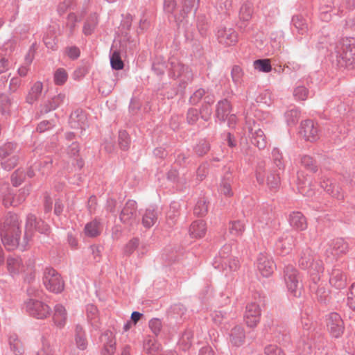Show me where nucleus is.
I'll return each instance as SVG.
<instances>
[{"label":"nucleus","mask_w":355,"mask_h":355,"mask_svg":"<svg viewBox=\"0 0 355 355\" xmlns=\"http://www.w3.org/2000/svg\"><path fill=\"white\" fill-rule=\"evenodd\" d=\"M21 236L19 216L8 212L1 228V237L3 244L8 250H12L19 245Z\"/></svg>","instance_id":"obj_1"},{"label":"nucleus","mask_w":355,"mask_h":355,"mask_svg":"<svg viewBox=\"0 0 355 355\" xmlns=\"http://www.w3.org/2000/svg\"><path fill=\"white\" fill-rule=\"evenodd\" d=\"M298 266L303 270H308L313 282L310 288L315 289L320 274L324 271L322 261L316 257L311 248L306 247L299 254Z\"/></svg>","instance_id":"obj_2"},{"label":"nucleus","mask_w":355,"mask_h":355,"mask_svg":"<svg viewBox=\"0 0 355 355\" xmlns=\"http://www.w3.org/2000/svg\"><path fill=\"white\" fill-rule=\"evenodd\" d=\"M338 64L348 67L355 60V38H342L336 47Z\"/></svg>","instance_id":"obj_3"},{"label":"nucleus","mask_w":355,"mask_h":355,"mask_svg":"<svg viewBox=\"0 0 355 355\" xmlns=\"http://www.w3.org/2000/svg\"><path fill=\"white\" fill-rule=\"evenodd\" d=\"M167 70L169 78L173 79L182 78L181 85L184 87L193 79V75L189 66L184 64L175 57H171L167 63Z\"/></svg>","instance_id":"obj_4"},{"label":"nucleus","mask_w":355,"mask_h":355,"mask_svg":"<svg viewBox=\"0 0 355 355\" xmlns=\"http://www.w3.org/2000/svg\"><path fill=\"white\" fill-rule=\"evenodd\" d=\"M19 146L17 143L8 141L0 146L1 166L3 169L10 171L19 163Z\"/></svg>","instance_id":"obj_5"},{"label":"nucleus","mask_w":355,"mask_h":355,"mask_svg":"<svg viewBox=\"0 0 355 355\" xmlns=\"http://www.w3.org/2000/svg\"><path fill=\"white\" fill-rule=\"evenodd\" d=\"M42 282L45 288L51 293L58 294L64 291V282L60 274L52 267L44 269Z\"/></svg>","instance_id":"obj_6"},{"label":"nucleus","mask_w":355,"mask_h":355,"mask_svg":"<svg viewBox=\"0 0 355 355\" xmlns=\"http://www.w3.org/2000/svg\"><path fill=\"white\" fill-rule=\"evenodd\" d=\"M284 282L288 291L294 297H300L303 286L298 270L292 265L285 266L284 270Z\"/></svg>","instance_id":"obj_7"},{"label":"nucleus","mask_w":355,"mask_h":355,"mask_svg":"<svg viewBox=\"0 0 355 355\" xmlns=\"http://www.w3.org/2000/svg\"><path fill=\"white\" fill-rule=\"evenodd\" d=\"M355 7V0H332L331 5H322L320 6V17L322 20L328 21L330 19L329 12L334 14L342 12L344 8L352 9Z\"/></svg>","instance_id":"obj_8"},{"label":"nucleus","mask_w":355,"mask_h":355,"mask_svg":"<svg viewBox=\"0 0 355 355\" xmlns=\"http://www.w3.org/2000/svg\"><path fill=\"white\" fill-rule=\"evenodd\" d=\"M26 312L37 319H45L50 315L51 309L46 303L35 300L28 299L24 302Z\"/></svg>","instance_id":"obj_9"},{"label":"nucleus","mask_w":355,"mask_h":355,"mask_svg":"<svg viewBox=\"0 0 355 355\" xmlns=\"http://www.w3.org/2000/svg\"><path fill=\"white\" fill-rule=\"evenodd\" d=\"M327 327L330 336L336 339L341 338L345 331L344 322L341 316L336 312L328 315Z\"/></svg>","instance_id":"obj_10"},{"label":"nucleus","mask_w":355,"mask_h":355,"mask_svg":"<svg viewBox=\"0 0 355 355\" xmlns=\"http://www.w3.org/2000/svg\"><path fill=\"white\" fill-rule=\"evenodd\" d=\"M137 217V206L136 201L128 200L119 215V219L121 223L125 225H132L136 220Z\"/></svg>","instance_id":"obj_11"},{"label":"nucleus","mask_w":355,"mask_h":355,"mask_svg":"<svg viewBox=\"0 0 355 355\" xmlns=\"http://www.w3.org/2000/svg\"><path fill=\"white\" fill-rule=\"evenodd\" d=\"M248 129L251 143L259 149L265 148L267 145L266 137L263 131L259 128V124L255 122L251 124L249 122Z\"/></svg>","instance_id":"obj_12"},{"label":"nucleus","mask_w":355,"mask_h":355,"mask_svg":"<svg viewBox=\"0 0 355 355\" xmlns=\"http://www.w3.org/2000/svg\"><path fill=\"white\" fill-rule=\"evenodd\" d=\"M300 133L305 140L313 142L319 139V129L318 123L313 120L302 121L300 124Z\"/></svg>","instance_id":"obj_13"},{"label":"nucleus","mask_w":355,"mask_h":355,"mask_svg":"<svg viewBox=\"0 0 355 355\" xmlns=\"http://www.w3.org/2000/svg\"><path fill=\"white\" fill-rule=\"evenodd\" d=\"M261 308L257 302H250L246 305L244 320L250 327H254L260 321Z\"/></svg>","instance_id":"obj_14"},{"label":"nucleus","mask_w":355,"mask_h":355,"mask_svg":"<svg viewBox=\"0 0 355 355\" xmlns=\"http://www.w3.org/2000/svg\"><path fill=\"white\" fill-rule=\"evenodd\" d=\"M65 100L66 94L64 93H60L50 98L44 100L40 105V113L41 114H46L56 110L64 103Z\"/></svg>","instance_id":"obj_15"},{"label":"nucleus","mask_w":355,"mask_h":355,"mask_svg":"<svg viewBox=\"0 0 355 355\" xmlns=\"http://www.w3.org/2000/svg\"><path fill=\"white\" fill-rule=\"evenodd\" d=\"M217 38L219 43L230 46L238 42V34L232 28H220L217 32Z\"/></svg>","instance_id":"obj_16"},{"label":"nucleus","mask_w":355,"mask_h":355,"mask_svg":"<svg viewBox=\"0 0 355 355\" xmlns=\"http://www.w3.org/2000/svg\"><path fill=\"white\" fill-rule=\"evenodd\" d=\"M70 127L73 129H81L85 130L88 127L87 115L81 109H77L73 112L69 119Z\"/></svg>","instance_id":"obj_17"},{"label":"nucleus","mask_w":355,"mask_h":355,"mask_svg":"<svg viewBox=\"0 0 355 355\" xmlns=\"http://www.w3.org/2000/svg\"><path fill=\"white\" fill-rule=\"evenodd\" d=\"M257 267L263 277H269L274 271V262L265 254L260 253L257 259Z\"/></svg>","instance_id":"obj_18"},{"label":"nucleus","mask_w":355,"mask_h":355,"mask_svg":"<svg viewBox=\"0 0 355 355\" xmlns=\"http://www.w3.org/2000/svg\"><path fill=\"white\" fill-rule=\"evenodd\" d=\"M295 241L296 239L291 234L280 237L276 243L277 252L282 256L288 254L295 245Z\"/></svg>","instance_id":"obj_19"},{"label":"nucleus","mask_w":355,"mask_h":355,"mask_svg":"<svg viewBox=\"0 0 355 355\" xmlns=\"http://www.w3.org/2000/svg\"><path fill=\"white\" fill-rule=\"evenodd\" d=\"M103 345L101 355H113L116 351V340L110 331H105L100 337Z\"/></svg>","instance_id":"obj_20"},{"label":"nucleus","mask_w":355,"mask_h":355,"mask_svg":"<svg viewBox=\"0 0 355 355\" xmlns=\"http://www.w3.org/2000/svg\"><path fill=\"white\" fill-rule=\"evenodd\" d=\"M320 187L333 198H335L338 200H343L344 198L343 189L332 180L324 178L320 181Z\"/></svg>","instance_id":"obj_21"},{"label":"nucleus","mask_w":355,"mask_h":355,"mask_svg":"<svg viewBox=\"0 0 355 355\" xmlns=\"http://www.w3.org/2000/svg\"><path fill=\"white\" fill-rule=\"evenodd\" d=\"M232 111V105L230 101L223 98L217 102L216 105L215 117L220 121L224 122Z\"/></svg>","instance_id":"obj_22"},{"label":"nucleus","mask_w":355,"mask_h":355,"mask_svg":"<svg viewBox=\"0 0 355 355\" xmlns=\"http://www.w3.org/2000/svg\"><path fill=\"white\" fill-rule=\"evenodd\" d=\"M245 331L243 327H234L229 334L230 343L233 347H239L243 345L245 341Z\"/></svg>","instance_id":"obj_23"},{"label":"nucleus","mask_w":355,"mask_h":355,"mask_svg":"<svg viewBox=\"0 0 355 355\" xmlns=\"http://www.w3.org/2000/svg\"><path fill=\"white\" fill-rule=\"evenodd\" d=\"M290 225L297 231H303L307 228L306 217L300 211H293L288 217Z\"/></svg>","instance_id":"obj_24"},{"label":"nucleus","mask_w":355,"mask_h":355,"mask_svg":"<svg viewBox=\"0 0 355 355\" xmlns=\"http://www.w3.org/2000/svg\"><path fill=\"white\" fill-rule=\"evenodd\" d=\"M44 86L41 81H36L30 88L26 96V102L30 105H33L40 98Z\"/></svg>","instance_id":"obj_25"},{"label":"nucleus","mask_w":355,"mask_h":355,"mask_svg":"<svg viewBox=\"0 0 355 355\" xmlns=\"http://www.w3.org/2000/svg\"><path fill=\"white\" fill-rule=\"evenodd\" d=\"M7 268L12 276L24 271V266L19 257H8L7 258Z\"/></svg>","instance_id":"obj_26"},{"label":"nucleus","mask_w":355,"mask_h":355,"mask_svg":"<svg viewBox=\"0 0 355 355\" xmlns=\"http://www.w3.org/2000/svg\"><path fill=\"white\" fill-rule=\"evenodd\" d=\"M67 313L64 306L58 304L54 306L53 320L55 324L60 328L63 327L67 322Z\"/></svg>","instance_id":"obj_27"},{"label":"nucleus","mask_w":355,"mask_h":355,"mask_svg":"<svg viewBox=\"0 0 355 355\" xmlns=\"http://www.w3.org/2000/svg\"><path fill=\"white\" fill-rule=\"evenodd\" d=\"M329 283L337 289H342L346 286L347 277L346 275L338 269L332 270Z\"/></svg>","instance_id":"obj_28"},{"label":"nucleus","mask_w":355,"mask_h":355,"mask_svg":"<svg viewBox=\"0 0 355 355\" xmlns=\"http://www.w3.org/2000/svg\"><path fill=\"white\" fill-rule=\"evenodd\" d=\"M158 219L157 208L149 207L147 208L142 216V224L146 228H150L157 222Z\"/></svg>","instance_id":"obj_29"},{"label":"nucleus","mask_w":355,"mask_h":355,"mask_svg":"<svg viewBox=\"0 0 355 355\" xmlns=\"http://www.w3.org/2000/svg\"><path fill=\"white\" fill-rule=\"evenodd\" d=\"M206 223L202 220L193 221L189 227V234L193 238H201L206 234Z\"/></svg>","instance_id":"obj_30"},{"label":"nucleus","mask_w":355,"mask_h":355,"mask_svg":"<svg viewBox=\"0 0 355 355\" xmlns=\"http://www.w3.org/2000/svg\"><path fill=\"white\" fill-rule=\"evenodd\" d=\"M86 313L87 320L95 329H99L101 326L98 310L96 306L92 304H89L86 306Z\"/></svg>","instance_id":"obj_31"},{"label":"nucleus","mask_w":355,"mask_h":355,"mask_svg":"<svg viewBox=\"0 0 355 355\" xmlns=\"http://www.w3.org/2000/svg\"><path fill=\"white\" fill-rule=\"evenodd\" d=\"M40 218H37L34 214H28L26 216V221L25 225V233L24 239L26 240V243L31 239L34 229L37 225V222Z\"/></svg>","instance_id":"obj_32"},{"label":"nucleus","mask_w":355,"mask_h":355,"mask_svg":"<svg viewBox=\"0 0 355 355\" xmlns=\"http://www.w3.org/2000/svg\"><path fill=\"white\" fill-rule=\"evenodd\" d=\"M292 24L295 28L297 34L304 35L309 30L306 19L302 15H294L292 18Z\"/></svg>","instance_id":"obj_33"},{"label":"nucleus","mask_w":355,"mask_h":355,"mask_svg":"<svg viewBox=\"0 0 355 355\" xmlns=\"http://www.w3.org/2000/svg\"><path fill=\"white\" fill-rule=\"evenodd\" d=\"M98 23V15L96 12L92 13L87 18L83 28V33L85 35H91L95 31Z\"/></svg>","instance_id":"obj_34"},{"label":"nucleus","mask_w":355,"mask_h":355,"mask_svg":"<svg viewBox=\"0 0 355 355\" xmlns=\"http://www.w3.org/2000/svg\"><path fill=\"white\" fill-rule=\"evenodd\" d=\"M75 341L77 347L80 350H85L87 347V340L83 327L78 324L75 328Z\"/></svg>","instance_id":"obj_35"},{"label":"nucleus","mask_w":355,"mask_h":355,"mask_svg":"<svg viewBox=\"0 0 355 355\" xmlns=\"http://www.w3.org/2000/svg\"><path fill=\"white\" fill-rule=\"evenodd\" d=\"M194 338L193 331L190 329H187L182 334L178 345L183 351H187L191 348Z\"/></svg>","instance_id":"obj_36"},{"label":"nucleus","mask_w":355,"mask_h":355,"mask_svg":"<svg viewBox=\"0 0 355 355\" xmlns=\"http://www.w3.org/2000/svg\"><path fill=\"white\" fill-rule=\"evenodd\" d=\"M144 349L148 355H163L161 345L153 338L144 340Z\"/></svg>","instance_id":"obj_37"},{"label":"nucleus","mask_w":355,"mask_h":355,"mask_svg":"<svg viewBox=\"0 0 355 355\" xmlns=\"http://www.w3.org/2000/svg\"><path fill=\"white\" fill-rule=\"evenodd\" d=\"M254 12L253 3L247 0L241 5L239 10V19L242 21H249Z\"/></svg>","instance_id":"obj_38"},{"label":"nucleus","mask_w":355,"mask_h":355,"mask_svg":"<svg viewBox=\"0 0 355 355\" xmlns=\"http://www.w3.org/2000/svg\"><path fill=\"white\" fill-rule=\"evenodd\" d=\"M232 178L231 173H226L220 184L219 192L226 197H231L234 193L232 189Z\"/></svg>","instance_id":"obj_39"},{"label":"nucleus","mask_w":355,"mask_h":355,"mask_svg":"<svg viewBox=\"0 0 355 355\" xmlns=\"http://www.w3.org/2000/svg\"><path fill=\"white\" fill-rule=\"evenodd\" d=\"M280 171L272 168L266 178V184L270 190H277L280 185Z\"/></svg>","instance_id":"obj_40"},{"label":"nucleus","mask_w":355,"mask_h":355,"mask_svg":"<svg viewBox=\"0 0 355 355\" xmlns=\"http://www.w3.org/2000/svg\"><path fill=\"white\" fill-rule=\"evenodd\" d=\"M180 205L178 202H172L167 212L166 218L168 223L173 225L180 215Z\"/></svg>","instance_id":"obj_41"},{"label":"nucleus","mask_w":355,"mask_h":355,"mask_svg":"<svg viewBox=\"0 0 355 355\" xmlns=\"http://www.w3.org/2000/svg\"><path fill=\"white\" fill-rule=\"evenodd\" d=\"M12 99L5 93L0 94V113L2 115L10 114Z\"/></svg>","instance_id":"obj_42"},{"label":"nucleus","mask_w":355,"mask_h":355,"mask_svg":"<svg viewBox=\"0 0 355 355\" xmlns=\"http://www.w3.org/2000/svg\"><path fill=\"white\" fill-rule=\"evenodd\" d=\"M301 165L306 171L315 173L318 171V164L317 161L310 155H303L301 157Z\"/></svg>","instance_id":"obj_43"},{"label":"nucleus","mask_w":355,"mask_h":355,"mask_svg":"<svg viewBox=\"0 0 355 355\" xmlns=\"http://www.w3.org/2000/svg\"><path fill=\"white\" fill-rule=\"evenodd\" d=\"M208 205L209 202L205 198H199L193 208V214L198 217L205 216L208 212Z\"/></svg>","instance_id":"obj_44"},{"label":"nucleus","mask_w":355,"mask_h":355,"mask_svg":"<svg viewBox=\"0 0 355 355\" xmlns=\"http://www.w3.org/2000/svg\"><path fill=\"white\" fill-rule=\"evenodd\" d=\"M272 161L275 169L278 171H284V163L283 161V155L280 150L277 148H273L271 153Z\"/></svg>","instance_id":"obj_45"},{"label":"nucleus","mask_w":355,"mask_h":355,"mask_svg":"<svg viewBox=\"0 0 355 355\" xmlns=\"http://www.w3.org/2000/svg\"><path fill=\"white\" fill-rule=\"evenodd\" d=\"M245 225L241 220H234L229 223V232L234 236H241L245 231Z\"/></svg>","instance_id":"obj_46"},{"label":"nucleus","mask_w":355,"mask_h":355,"mask_svg":"<svg viewBox=\"0 0 355 355\" xmlns=\"http://www.w3.org/2000/svg\"><path fill=\"white\" fill-rule=\"evenodd\" d=\"M38 171L42 176L49 175L53 168V159L50 157H44L38 164Z\"/></svg>","instance_id":"obj_47"},{"label":"nucleus","mask_w":355,"mask_h":355,"mask_svg":"<svg viewBox=\"0 0 355 355\" xmlns=\"http://www.w3.org/2000/svg\"><path fill=\"white\" fill-rule=\"evenodd\" d=\"M193 150L195 154L198 157H202L209 151L210 144L205 139H200L199 141L193 146Z\"/></svg>","instance_id":"obj_48"},{"label":"nucleus","mask_w":355,"mask_h":355,"mask_svg":"<svg viewBox=\"0 0 355 355\" xmlns=\"http://www.w3.org/2000/svg\"><path fill=\"white\" fill-rule=\"evenodd\" d=\"M85 233L89 237H96L98 236L101 233L100 223L95 219L87 223L85 227Z\"/></svg>","instance_id":"obj_49"},{"label":"nucleus","mask_w":355,"mask_h":355,"mask_svg":"<svg viewBox=\"0 0 355 355\" xmlns=\"http://www.w3.org/2000/svg\"><path fill=\"white\" fill-rule=\"evenodd\" d=\"M131 144V139L126 130H120L118 137V145L122 150H128Z\"/></svg>","instance_id":"obj_50"},{"label":"nucleus","mask_w":355,"mask_h":355,"mask_svg":"<svg viewBox=\"0 0 355 355\" xmlns=\"http://www.w3.org/2000/svg\"><path fill=\"white\" fill-rule=\"evenodd\" d=\"M183 6L181 12V17L184 18L187 15L191 12L193 10L196 12L198 9L200 0H182Z\"/></svg>","instance_id":"obj_51"},{"label":"nucleus","mask_w":355,"mask_h":355,"mask_svg":"<svg viewBox=\"0 0 355 355\" xmlns=\"http://www.w3.org/2000/svg\"><path fill=\"white\" fill-rule=\"evenodd\" d=\"M200 119V112L197 108L190 107L186 113V121L189 125H195Z\"/></svg>","instance_id":"obj_52"},{"label":"nucleus","mask_w":355,"mask_h":355,"mask_svg":"<svg viewBox=\"0 0 355 355\" xmlns=\"http://www.w3.org/2000/svg\"><path fill=\"white\" fill-rule=\"evenodd\" d=\"M26 177V175L24 169L21 168H17L11 175L10 180L12 184L16 187H19L24 182Z\"/></svg>","instance_id":"obj_53"},{"label":"nucleus","mask_w":355,"mask_h":355,"mask_svg":"<svg viewBox=\"0 0 355 355\" xmlns=\"http://www.w3.org/2000/svg\"><path fill=\"white\" fill-rule=\"evenodd\" d=\"M285 119L288 125H295L300 117V112L297 109H291L285 112Z\"/></svg>","instance_id":"obj_54"},{"label":"nucleus","mask_w":355,"mask_h":355,"mask_svg":"<svg viewBox=\"0 0 355 355\" xmlns=\"http://www.w3.org/2000/svg\"><path fill=\"white\" fill-rule=\"evenodd\" d=\"M110 64L113 69L121 70L123 69L124 63L121 58L119 51H114L110 55Z\"/></svg>","instance_id":"obj_55"},{"label":"nucleus","mask_w":355,"mask_h":355,"mask_svg":"<svg viewBox=\"0 0 355 355\" xmlns=\"http://www.w3.org/2000/svg\"><path fill=\"white\" fill-rule=\"evenodd\" d=\"M315 297L320 303H326L330 297V292L324 286L319 285L315 292Z\"/></svg>","instance_id":"obj_56"},{"label":"nucleus","mask_w":355,"mask_h":355,"mask_svg":"<svg viewBox=\"0 0 355 355\" xmlns=\"http://www.w3.org/2000/svg\"><path fill=\"white\" fill-rule=\"evenodd\" d=\"M68 74L63 68L58 69L53 76V80L56 85H63L67 80Z\"/></svg>","instance_id":"obj_57"},{"label":"nucleus","mask_w":355,"mask_h":355,"mask_svg":"<svg viewBox=\"0 0 355 355\" xmlns=\"http://www.w3.org/2000/svg\"><path fill=\"white\" fill-rule=\"evenodd\" d=\"M254 69L262 72H270L272 70L270 61L268 59H259L254 62Z\"/></svg>","instance_id":"obj_58"},{"label":"nucleus","mask_w":355,"mask_h":355,"mask_svg":"<svg viewBox=\"0 0 355 355\" xmlns=\"http://www.w3.org/2000/svg\"><path fill=\"white\" fill-rule=\"evenodd\" d=\"M139 245V239L133 238L130 239L123 247V254L125 256L131 255Z\"/></svg>","instance_id":"obj_59"},{"label":"nucleus","mask_w":355,"mask_h":355,"mask_svg":"<svg viewBox=\"0 0 355 355\" xmlns=\"http://www.w3.org/2000/svg\"><path fill=\"white\" fill-rule=\"evenodd\" d=\"M66 26L69 28V35L71 36L73 35L76 27V23L79 21L77 15L74 12H70L67 17Z\"/></svg>","instance_id":"obj_60"},{"label":"nucleus","mask_w":355,"mask_h":355,"mask_svg":"<svg viewBox=\"0 0 355 355\" xmlns=\"http://www.w3.org/2000/svg\"><path fill=\"white\" fill-rule=\"evenodd\" d=\"M243 69L241 68L239 65H234L232 67V71H231V76L232 78V81L236 85H240L241 84L243 81Z\"/></svg>","instance_id":"obj_61"},{"label":"nucleus","mask_w":355,"mask_h":355,"mask_svg":"<svg viewBox=\"0 0 355 355\" xmlns=\"http://www.w3.org/2000/svg\"><path fill=\"white\" fill-rule=\"evenodd\" d=\"M9 343H10L11 350L16 355L23 354L24 349L22 343L17 338L10 337L9 339Z\"/></svg>","instance_id":"obj_62"},{"label":"nucleus","mask_w":355,"mask_h":355,"mask_svg":"<svg viewBox=\"0 0 355 355\" xmlns=\"http://www.w3.org/2000/svg\"><path fill=\"white\" fill-rule=\"evenodd\" d=\"M308 94L309 90L304 86H297L293 90V96L297 101H305Z\"/></svg>","instance_id":"obj_63"},{"label":"nucleus","mask_w":355,"mask_h":355,"mask_svg":"<svg viewBox=\"0 0 355 355\" xmlns=\"http://www.w3.org/2000/svg\"><path fill=\"white\" fill-rule=\"evenodd\" d=\"M347 304L350 309L355 311V282L353 283L347 294Z\"/></svg>","instance_id":"obj_64"}]
</instances>
